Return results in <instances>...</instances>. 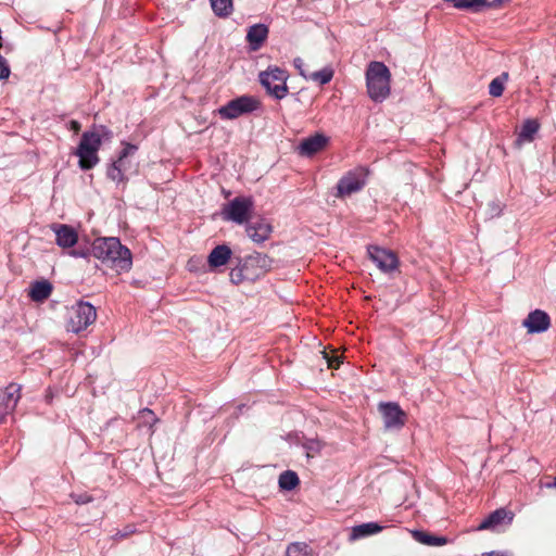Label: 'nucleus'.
Returning <instances> with one entry per match:
<instances>
[{
  "instance_id": "9d476101",
  "label": "nucleus",
  "mask_w": 556,
  "mask_h": 556,
  "mask_svg": "<svg viewBox=\"0 0 556 556\" xmlns=\"http://www.w3.org/2000/svg\"><path fill=\"white\" fill-rule=\"evenodd\" d=\"M369 172L365 167H356L346 173L338 182L337 197L343 198L362 190L367 180Z\"/></svg>"
},
{
  "instance_id": "7c9ffc66",
  "label": "nucleus",
  "mask_w": 556,
  "mask_h": 556,
  "mask_svg": "<svg viewBox=\"0 0 556 556\" xmlns=\"http://www.w3.org/2000/svg\"><path fill=\"white\" fill-rule=\"evenodd\" d=\"M323 443L319 440L309 439L303 443V447L306 451V457L313 458L318 455L323 448Z\"/></svg>"
},
{
  "instance_id": "72a5a7b5",
  "label": "nucleus",
  "mask_w": 556,
  "mask_h": 556,
  "mask_svg": "<svg viewBox=\"0 0 556 556\" xmlns=\"http://www.w3.org/2000/svg\"><path fill=\"white\" fill-rule=\"evenodd\" d=\"M72 498L76 504H87L91 502V496L88 494H72Z\"/></svg>"
},
{
  "instance_id": "a878e982",
  "label": "nucleus",
  "mask_w": 556,
  "mask_h": 556,
  "mask_svg": "<svg viewBox=\"0 0 556 556\" xmlns=\"http://www.w3.org/2000/svg\"><path fill=\"white\" fill-rule=\"evenodd\" d=\"M213 12L219 17H227L233 11L232 0H210Z\"/></svg>"
},
{
  "instance_id": "412c9836",
  "label": "nucleus",
  "mask_w": 556,
  "mask_h": 556,
  "mask_svg": "<svg viewBox=\"0 0 556 556\" xmlns=\"http://www.w3.org/2000/svg\"><path fill=\"white\" fill-rule=\"evenodd\" d=\"M52 285L48 280H40L33 283L29 296L35 302H42L47 300L52 292Z\"/></svg>"
},
{
  "instance_id": "c9c22d12",
  "label": "nucleus",
  "mask_w": 556,
  "mask_h": 556,
  "mask_svg": "<svg viewBox=\"0 0 556 556\" xmlns=\"http://www.w3.org/2000/svg\"><path fill=\"white\" fill-rule=\"evenodd\" d=\"M141 415L142 417H148L147 421L149 422H155L157 420L154 413L149 408L141 410Z\"/></svg>"
},
{
  "instance_id": "423d86ee",
  "label": "nucleus",
  "mask_w": 556,
  "mask_h": 556,
  "mask_svg": "<svg viewBox=\"0 0 556 556\" xmlns=\"http://www.w3.org/2000/svg\"><path fill=\"white\" fill-rule=\"evenodd\" d=\"M261 102L253 96H241L230 100L218 109V114L224 119H235L241 115L258 110Z\"/></svg>"
},
{
  "instance_id": "1a4fd4ad",
  "label": "nucleus",
  "mask_w": 556,
  "mask_h": 556,
  "mask_svg": "<svg viewBox=\"0 0 556 556\" xmlns=\"http://www.w3.org/2000/svg\"><path fill=\"white\" fill-rule=\"evenodd\" d=\"M97 319V312L93 305L88 302H78L72 308L67 323V330L78 333L93 324Z\"/></svg>"
},
{
  "instance_id": "e433bc0d",
  "label": "nucleus",
  "mask_w": 556,
  "mask_h": 556,
  "mask_svg": "<svg viewBox=\"0 0 556 556\" xmlns=\"http://www.w3.org/2000/svg\"><path fill=\"white\" fill-rule=\"evenodd\" d=\"M89 254L87 250H73L71 255L74 257H86Z\"/></svg>"
},
{
  "instance_id": "f03ea898",
  "label": "nucleus",
  "mask_w": 556,
  "mask_h": 556,
  "mask_svg": "<svg viewBox=\"0 0 556 556\" xmlns=\"http://www.w3.org/2000/svg\"><path fill=\"white\" fill-rule=\"evenodd\" d=\"M274 265V260L266 254L254 252L235 268L230 270L229 277L232 283L239 285L244 281H255L268 273Z\"/></svg>"
},
{
  "instance_id": "393cba45",
  "label": "nucleus",
  "mask_w": 556,
  "mask_h": 556,
  "mask_svg": "<svg viewBox=\"0 0 556 556\" xmlns=\"http://www.w3.org/2000/svg\"><path fill=\"white\" fill-rule=\"evenodd\" d=\"M414 538L416 541H418L421 544L429 545V546H442L447 543V539L444 536H437L429 534L424 531H415Z\"/></svg>"
},
{
  "instance_id": "f8f14e48",
  "label": "nucleus",
  "mask_w": 556,
  "mask_h": 556,
  "mask_svg": "<svg viewBox=\"0 0 556 556\" xmlns=\"http://www.w3.org/2000/svg\"><path fill=\"white\" fill-rule=\"evenodd\" d=\"M368 255L382 273L390 274L399 267V258L392 251L370 245L368 248Z\"/></svg>"
},
{
  "instance_id": "2f4dec72",
  "label": "nucleus",
  "mask_w": 556,
  "mask_h": 556,
  "mask_svg": "<svg viewBox=\"0 0 556 556\" xmlns=\"http://www.w3.org/2000/svg\"><path fill=\"white\" fill-rule=\"evenodd\" d=\"M323 355L329 368L337 369L339 367L341 363V357L339 355L329 356L326 352H323Z\"/></svg>"
},
{
  "instance_id": "473e14b6",
  "label": "nucleus",
  "mask_w": 556,
  "mask_h": 556,
  "mask_svg": "<svg viewBox=\"0 0 556 556\" xmlns=\"http://www.w3.org/2000/svg\"><path fill=\"white\" fill-rule=\"evenodd\" d=\"M10 75V67L7 61L0 55V79L8 78Z\"/></svg>"
},
{
  "instance_id": "6e6552de",
  "label": "nucleus",
  "mask_w": 556,
  "mask_h": 556,
  "mask_svg": "<svg viewBox=\"0 0 556 556\" xmlns=\"http://www.w3.org/2000/svg\"><path fill=\"white\" fill-rule=\"evenodd\" d=\"M253 207L254 202L252 198L237 197L224 205L222 216L225 220H230L241 225L248 222Z\"/></svg>"
},
{
  "instance_id": "f704fd0d",
  "label": "nucleus",
  "mask_w": 556,
  "mask_h": 556,
  "mask_svg": "<svg viewBox=\"0 0 556 556\" xmlns=\"http://www.w3.org/2000/svg\"><path fill=\"white\" fill-rule=\"evenodd\" d=\"M304 61L301 58L294 59V66L300 71V75L304 78H307L308 74H306L303 70Z\"/></svg>"
},
{
  "instance_id": "aec40b11",
  "label": "nucleus",
  "mask_w": 556,
  "mask_h": 556,
  "mask_svg": "<svg viewBox=\"0 0 556 556\" xmlns=\"http://www.w3.org/2000/svg\"><path fill=\"white\" fill-rule=\"evenodd\" d=\"M514 514L504 508L496 509L492 514L489 515L478 527V530H485L494 528L497 525H501L504 520L507 519V522L510 523L513 521Z\"/></svg>"
},
{
  "instance_id": "cd10ccee",
  "label": "nucleus",
  "mask_w": 556,
  "mask_h": 556,
  "mask_svg": "<svg viewBox=\"0 0 556 556\" xmlns=\"http://www.w3.org/2000/svg\"><path fill=\"white\" fill-rule=\"evenodd\" d=\"M278 483L280 489L291 491L300 483V480L294 471L287 470L279 476Z\"/></svg>"
},
{
  "instance_id": "c756f323",
  "label": "nucleus",
  "mask_w": 556,
  "mask_h": 556,
  "mask_svg": "<svg viewBox=\"0 0 556 556\" xmlns=\"http://www.w3.org/2000/svg\"><path fill=\"white\" fill-rule=\"evenodd\" d=\"M311 549L306 543L294 542L288 545L286 556H309Z\"/></svg>"
},
{
  "instance_id": "4468645a",
  "label": "nucleus",
  "mask_w": 556,
  "mask_h": 556,
  "mask_svg": "<svg viewBox=\"0 0 556 556\" xmlns=\"http://www.w3.org/2000/svg\"><path fill=\"white\" fill-rule=\"evenodd\" d=\"M522 326L527 329L528 333H541L549 328L551 318L544 311L534 309L523 319Z\"/></svg>"
},
{
  "instance_id": "4c0bfd02",
  "label": "nucleus",
  "mask_w": 556,
  "mask_h": 556,
  "mask_svg": "<svg viewBox=\"0 0 556 556\" xmlns=\"http://www.w3.org/2000/svg\"><path fill=\"white\" fill-rule=\"evenodd\" d=\"M483 556H510L506 553H502V552H490V553H484Z\"/></svg>"
},
{
  "instance_id": "b1692460",
  "label": "nucleus",
  "mask_w": 556,
  "mask_h": 556,
  "mask_svg": "<svg viewBox=\"0 0 556 556\" xmlns=\"http://www.w3.org/2000/svg\"><path fill=\"white\" fill-rule=\"evenodd\" d=\"M539 128H540V125L535 119H527L522 124L521 130L518 135V142L532 141L533 137L538 132Z\"/></svg>"
},
{
  "instance_id": "39448f33",
  "label": "nucleus",
  "mask_w": 556,
  "mask_h": 556,
  "mask_svg": "<svg viewBox=\"0 0 556 556\" xmlns=\"http://www.w3.org/2000/svg\"><path fill=\"white\" fill-rule=\"evenodd\" d=\"M289 74L286 70L278 66H268L258 75L260 84L265 88L266 92L276 100H281L287 97L289 88L287 80Z\"/></svg>"
},
{
  "instance_id": "ddd939ff",
  "label": "nucleus",
  "mask_w": 556,
  "mask_h": 556,
  "mask_svg": "<svg viewBox=\"0 0 556 556\" xmlns=\"http://www.w3.org/2000/svg\"><path fill=\"white\" fill-rule=\"evenodd\" d=\"M21 397V386L10 383L4 390L0 391V424L4 417L14 410Z\"/></svg>"
},
{
  "instance_id": "2eb2a0df",
  "label": "nucleus",
  "mask_w": 556,
  "mask_h": 556,
  "mask_svg": "<svg viewBox=\"0 0 556 556\" xmlns=\"http://www.w3.org/2000/svg\"><path fill=\"white\" fill-rule=\"evenodd\" d=\"M328 138L319 132L303 139L298 146L296 150L301 156H313L326 148Z\"/></svg>"
},
{
  "instance_id": "dca6fc26",
  "label": "nucleus",
  "mask_w": 556,
  "mask_h": 556,
  "mask_svg": "<svg viewBox=\"0 0 556 556\" xmlns=\"http://www.w3.org/2000/svg\"><path fill=\"white\" fill-rule=\"evenodd\" d=\"M52 230L55 233L56 244L61 248H72L78 241V235L76 230L64 224H54L51 226Z\"/></svg>"
},
{
  "instance_id": "f3484780",
  "label": "nucleus",
  "mask_w": 556,
  "mask_h": 556,
  "mask_svg": "<svg viewBox=\"0 0 556 556\" xmlns=\"http://www.w3.org/2000/svg\"><path fill=\"white\" fill-rule=\"evenodd\" d=\"M247 233L248 237L255 243H262L266 241L270 233H271V226L270 224L260 220L255 223H250L247 226Z\"/></svg>"
},
{
  "instance_id": "a211bd4d",
  "label": "nucleus",
  "mask_w": 556,
  "mask_h": 556,
  "mask_svg": "<svg viewBox=\"0 0 556 556\" xmlns=\"http://www.w3.org/2000/svg\"><path fill=\"white\" fill-rule=\"evenodd\" d=\"M268 36V27L264 24H255L249 27L247 40L252 51H257Z\"/></svg>"
},
{
  "instance_id": "6ab92c4d",
  "label": "nucleus",
  "mask_w": 556,
  "mask_h": 556,
  "mask_svg": "<svg viewBox=\"0 0 556 556\" xmlns=\"http://www.w3.org/2000/svg\"><path fill=\"white\" fill-rule=\"evenodd\" d=\"M231 254V249L226 244L215 247L207 257L210 267L216 268L227 264Z\"/></svg>"
},
{
  "instance_id": "20e7f679",
  "label": "nucleus",
  "mask_w": 556,
  "mask_h": 556,
  "mask_svg": "<svg viewBox=\"0 0 556 556\" xmlns=\"http://www.w3.org/2000/svg\"><path fill=\"white\" fill-rule=\"evenodd\" d=\"M389 68L382 62H370L366 71V85L370 99L375 102L383 101L390 93Z\"/></svg>"
},
{
  "instance_id": "4be33fe9",
  "label": "nucleus",
  "mask_w": 556,
  "mask_h": 556,
  "mask_svg": "<svg viewBox=\"0 0 556 556\" xmlns=\"http://www.w3.org/2000/svg\"><path fill=\"white\" fill-rule=\"evenodd\" d=\"M382 529H383V527L377 522H366V523L357 525L352 528L350 539L351 540L362 539V538H365L368 535L379 533L380 531H382Z\"/></svg>"
},
{
  "instance_id": "c85d7f7f",
  "label": "nucleus",
  "mask_w": 556,
  "mask_h": 556,
  "mask_svg": "<svg viewBox=\"0 0 556 556\" xmlns=\"http://www.w3.org/2000/svg\"><path fill=\"white\" fill-rule=\"evenodd\" d=\"M333 77V71L330 67H325L320 71L309 73L306 79L318 83L319 85L328 84Z\"/></svg>"
},
{
  "instance_id": "5701e85b",
  "label": "nucleus",
  "mask_w": 556,
  "mask_h": 556,
  "mask_svg": "<svg viewBox=\"0 0 556 556\" xmlns=\"http://www.w3.org/2000/svg\"><path fill=\"white\" fill-rule=\"evenodd\" d=\"M456 9L460 10H471L473 12H481L485 8H490L492 5H496L500 0H495L493 3L488 2L486 0H451Z\"/></svg>"
},
{
  "instance_id": "ea45409f",
  "label": "nucleus",
  "mask_w": 556,
  "mask_h": 556,
  "mask_svg": "<svg viewBox=\"0 0 556 556\" xmlns=\"http://www.w3.org/2000/svg\"><path fill=\"white\" fill-rule=\"evenodd\" d=\"M546 488H556V478L554 479L553 483H546Z\"/></svg>"
},
{
  "instance_id": "9b49d317",
  "label": "nucleus",
  "mask_w": 556,
  "mask_h": 556,
  "mask_svg": "<svg viewBox=\"0 0 556 556\" xmlns=\"http://www.w3.org/2000/svg\"><path fill=\"white\" fill-rule=\"evenodd\" d=\"M387 430H401L407 419L406 413L395 402H381L378 405Z\"/></svg>"
},
{
  "instance_id": "7ed1b4c3",
  "label": "nucleus",
  "mask_w": 556,
  "mask_h": 556,
  "mask_svg": "<svg viewBox=\"0 0 556 556\" xmlns=\"http://www.w3.org/2000/svg\"><path fill=\"white\" fill-rule=\"evenodd\" d=\"M111 136L112 132L105 127H101L100 131H86L83 134L76 150L81 169H91L99 163L98 151L101 147L102 138L109 139Z\"/></svg>"
},
{
  "instance_id": "58836bf2",
  "label": "nucleus",
  "mask_w": 556,
  "mask_h": 556,
  "mask_svg": "<svg viewBox=\"0 0 556 556\" xmlns=\"http://www.w3.org/2000/svg\"><path fill=\"white\" fill-rule=\"evenodd\" d=\"M71 124H72V128H73L74 130H76V131H77V130H79V129H80V124H79L78 122H76V121H72V123H71Z\"/></svg>"
},
{
  "instance_id": "a19ab883",
  "label": "nucleus",
  "mask_w": 556,
  "mask_h": 556,
  "mask_svg": "<svg viewBox=\"0 0 556 556\" xmlns=\"http://www.w3.org/2000/svg\"><path fill=\"white\" fill-rule=\"evenodd\" d=\"M128 533H117L121 538H125Z\"/></svg>"
},
{
  "instance_id": "bb28decb",
  "label": "nucleus",
  "mask_w": 556,
  "mask_h": 556,
  "mask_svg": "<svg viewBox=\"0 0 556 556\" xmlns=\"http://www.w3.org/2000/svg\"><path fill=\"white\" fill-rule=\"evenodd\" d=\"M508 78V73L503 72L500 76L492 79V81L489 85V93L495 98L501 97L504 92L505 84L507 83Z\"/></svg>"
},
{
  "instance_id": "0eeeda50",
  "label": "nucleus",
  "mask_w": 556,
  "mask_h": 556,
  "mask_svg": "<svg viewBox=\"0 0 556 556\" xmlns=\"http://www.w3.org/2000/svg\"><path fill=\"white\" fill-rule=\"evenodd\" d=\"M124 148L119 153V156L112 165L108 168V177L119 184L126 181V173L131 169L136 170L130 159L136 154L138 147L131 143H123Z\"/></svg>"
},
{
  "instance_id": "f257e3e1",
  "label": "nucleus",
  "mask_w": 556,
  "mask_h": 556,
  "mask_svg": "<svg viewBox=\"0 0 556 556\" xmlns=\"http://www.w3.org/2000/svg\"><path fill=\"white\" fill-rule=\"evenodd\" d=\"M90 253L117 273L129 271L131 269V252L121 243L118 238H97L92 242Z\"/></svg>"
}]
</instances>
